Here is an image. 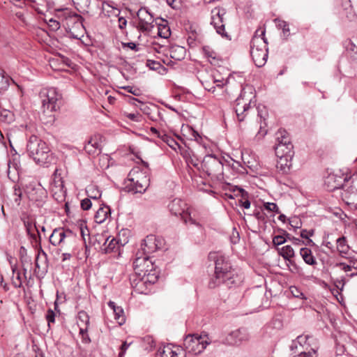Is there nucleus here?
Returning a JSON list of instances; mask_svg holds the SVG:
<instances>
[{
  "label": "nucleus",
  "instance_id": "obj_1",
  "mask_svg": "<svg viewBox=\"0 0 357 357\" xmlns=\"http://www.w3.org/2000/svg\"><path fill=\"white\" fill-rule=\"evenodd\" d=\"M29 157L38 165L48 166L54 162V157L47 143L36 135H31L26 144Z\"/></svg>",
  "mask_w": 357,
  "mask_h": 357
},
{
  "label": "nucleus",
  "instance_id": "obj_2",
  "mask_svg": "<svg viewBox=\"0 0 357 357\" xmlns=\"http://www.w3.org/2000/svg\"><path fill=\"white\" fill-rule=\"evenodd\" d=\"M257 30L250 41V55L255 66L260 68L265 65L268 59V43L265 38V29Z\"/></svg>",
  "mask_w": 357,
  "mask_h": 357
},
{
  "label": "nucleus",
  "instance_id": "obj_3",
  "mask_svg": "<svg viewBox=\"0 0 357 357\" xmlns=\"http://www.w3.org/2000/svg\"><path fill=\"white\" fill-rule=\"evenodd\" d=\"M162 245V240L161 238H158L154 235H148L141 245L142 252L141 253V252H138L136 254V258L133 261L134 270L140 268V266H142V263L146 264V267H149V264L152 266L153 263L149 259V255L160 249Z\"/></svg>",
  "mask_w": 357,
  "mask_h": 357
},
{
  "label": "nucleus",
  "instance_id": "obj_4",
  "mask_svg": "<svg viewBox=\"0 0 357 357\" xmlns=\"http://www.w3.org/2000/svg\"><path fill=\"white\" fill-rule=\"evenodd\" d=\"M215 273L217 278L225 277L226 287L231 288L238 286L243 281V278L231 268L230 263L222 255L217 256L215 261Z\"/></svg>",
  "mask_w": 357,
  "mask_h": 357
},
{
  "label": "nucleus",
  "instance_id": "obj_5",
  "mask_svg": "<svg viewBox=\"0 0 357 357\" xmlns=\"http://www.w3.org/2000/svg\"><path fill=\"white\" fill-rule=\"evenodd\" d=\"M253 89L251 86L243 87L239 96L236 100L234 108L237 118L239 121H243L245 117V112L250 108V104L253 98Z\"/></svg>",
  "mask_w": 357,
  "mask_h": 357
},
{
  "label": "nucleus",
  "instance_id": "obj_6",
  "mask_svg": "<svg viewBox=\"0 0 357 357\" xmlns=\"http://www.w3.org/2000/svg\"><path fill=\"white\" fill-rule=\"evenodd\" d=\"M170 213L175 216H181L185 224H190L199 227V223L195 218V214L187 208L185 202L180 199H173L168 205Z\"/></svg>",
  "mask_w": 357,
  "mask_h": 357
},
{
  "label": "nucleus",
  "instance_id": "obj_7",
  "mask_svg": "<svg viewBox=\"0 0 357 357\" xmlns=\"http://www.w3.org/2000/svg\"><path fill=\"white\" fill-rule=\"evenodd\" d=\"M201 168L208 176L218 180L222 178L223 164L221 158L206 155L202 160Z\"/></svg>",
  "mask_w": 357,
  "mask_h": 357
},
{
  "label": "nucleus",
  "instance_id": "obj_8",
  "mask_svg": "<svg viewBox=\"0 0 357 357\" xmlns=\"http://www.w3.org/2000/svg\"><path fill=\"white\" fill-rule=\"evenodd\" d=\"M342 201L351 208L357 209V174L349 176L340 192Z\"/></svg>",
  "mask_w": 357,
  "mask_h": 357
},
{
  "label": "nucleus",
  "instance_id": "obj_9",
  "mask_svg": "<svg viewBox=\"0 0 357 357\" xmlns=\"http://www.w3.org/2000/svg\"><path fill=\"white\" fill-rule=\"evenodd\" d=\"M204 336L206 337V340H204L202 335L197 334L188 335L183 340V347L185 350L195 355L201 354L211 343L208 335H204Z\"/></svg>",
  "mask_w": 357,
  "mask_h": 357
},
{
  "label": "nucleus",
  "instance_id": "obj_10",
  "mask_svg": "<svg viewBox=\"0 0 357 357\" xmlns=\"http://www.w3.org/2000/svg\"><path fill=\"white\" fill-rule=\"evenodd\" d=\"M43 107L44 110L56 112L59 109L61 104V94L56 88H50L40 92Z\"/></svg>",
  "mask_w": 357,
  "mask_h": 357
},
{
  "label": "nucleus",
  "instance_id": "obj_11",
  "mask_svg": "<svg viewBox=\"0 0 357 357\" xmlns=\"http://www.w3.org/2000/svg\"><path fill=\"white\" fill-rule=\"evenodd\" d=\"M149 182L150 179L140 173L136 178H129L125 188L128 192L133 194L144 193L148 188Z\"/></svg>",
  "mask_w": 357,
  "mask_h": 357
},
{
  "label": "nucleus",
  "instance_id": "obj_12",
  "mask_svg": "<svg viewBox=\"0 0 357 357\" xmlns=\"http://www.w3.org/2000/svg\"><path fill=\"white\" fill-rule=\"evenodd\" d=\"M250 340V334L245 328H240L231 331L222 340V344L227 346H240Z\"/></svg>",
  "mask_w": 357,
  "mask_h": 357
},
{
  "label": "nucleus",
  "instance_id": "obj_13",
  "mask_svg": "<svg viewBox=\"0 0 357 357\" xmlns=\"http://www.w3.org/2000/svg\"><path fill=\"white\" fill-rule=\"evenodd\" d=\"M349 178V176L342 174L340 172L331 173L326 177L324 184L328 191L340 190L341 192Z\"/></svg>",
  "mask_w": 357,
  "mask_h": 357
},
{
  "label": "nucleus",
  "instance_id": "obj_14",
  "mask_svg": "<svg viewBox=\"0 0 357 357\" xmlns=\"http://www.w3.org/2000/svg\"><path fill=\"white\" fill-rule=\"evenodd\" d=\"M275 136L277 141L275 146V154H280L281 152L290 153V151H293L290 137L285 130L280 129Z\"/></svg>",
  "mask_w": 357,
  "mask_h": 357
},
{
  "label": "nucleus",
  "instance_id": "obj_15",
  "mask_svg": "<svg viewBox=\"0 0 357 357\" xmlns=\"http://www.w3.org/2000/svg\"><path fill=\"white\" fill-rule=\"evenodd\" d=\"M225 14V11L223 9L215 8L213 10L211 24L213 26L218 34L227 38L228 35L225 31V24L223 22V16Z\"/></svg>",
  "mask_w": 357,
  "mask_h": 357
},
{
  "label": "nucleus",
  "instance_id": "obj_16",
  "mask_svg": "<svg viewBox=\"0 0 357 357\" xmlns=\"http://www.w3.org/2000/svg\"><path fill=\"white\" fill-rule=\"evenodd\" d=\"M317 346L316 340L308 335H298L296 340L292 342L291 345V350L293 351L294 349H310V348Z\"/></svg>",
  "mask_w": 357,
  "mask_h": 357
},
{
  "label": "nucleus",
  "instance_id": "obj_17",
  "mask_svg": "<svg viewBox=\"0 0 357 357\" xmlns=\"http://www.w3.org/2000/svg\"><path fill=\"white\" fill-rule=\"evenodd\" d=\"M96 241L100 246L102 252L107 254L113 252L117 245L114 238H112L107 234H98Z\"/></svg>",
  "mask_w": 357,
  "mask_h": 357
},
{
  "label": "nucleus",
  "instance_id": "obj_18",
  "mask_svg": "<svg viewBox=\"0 0 357 357\" xmlns=\"http://www.w3.org/2000/svg\"><path fill=\"white\" fill-rule=\"evenodd\" d=\"M278 158L276 163V168L282 174H287L291 165V158L294 155V151L290 153L281 152L280 154H275Z\"/></svg>",
  "mask_w": 357,
  "mask_h": 357
},
{
  "label": "nucleus",
  "instance_id": "obj_19",
  "mask_svg": "<svg viewBox=\"0 0 357 357\" xmlns=\"http://www.w3.org/2000/svg\"><path fill=\"white\" fill-rule=\"evenodd\" d=\"M143 271L144 269L141 268V267L135 270L136 273V278L132 280L131 284L137 293L148 294L150 291L151 286L148 285L146 282H144V279L142 278L141 273L139 271Z\"/></svg>",
  "mask_w": 357,
  "mask_h": 357
},
{
  "label": "nucleus",
  "instance_id": "obj_20",
  "mask_svg": "<svg viewBox=\"0 0 357 357\" xmlns=\"http://www.w3.org/2000/svg\"><path fill=\"white\" fill-rule=\"evenodd\" d=\"M72 235L73 231L70 229L64 230L63 228H55L50 235L49 240L52 245L57 246L63 243L66 237Z\"/></svg>",
  "mask_w": 357,
  "mask_h": 357
},
{
  "label": "nucleus",
  "instance_id": "obj_21",
  "mask_svg": "<svg viewBox=\"0 0 357 357\" xmlns=\"http://www.w3.org/2000/svg\"><path fill=\"white\" fill-rule=\"evenodd\" d=\"M153 267V265L151 266L150 264L149 267H146V264L142 263L141 268H143L144 271H139L142 278L145 280L144 282H146L149 286L154 284L158 280V275L155 270H152Z\"/></svg>",
  "mask_w": 357,
  "mask_h": 357
},
{
  "label": "nucleus",
  "instance_id": "obj_22",
  "mask_svg": "<svg viewBox=\"0 0 357 357\" xmlns=\"http://www.w3.org/2000/svg\"><path fill=\"white\" fill-rule=\"evenodd\" d=\"M26 192L30 200L36 202L41 200L45 195L44 188L40 184L30 183L26 187Z\"/></svg>",
  "mask_w": 357,
  "mask_h": 357
},
{
  "label": "nucleus",
  "instance_id": "obj_23",
  "mask_svg": "<svg viewBox=\"0 0 357 357\" xmlns=\"http://www.w3.org/2000/svg\"><path fill=\"white\" fill-rule=\"evenodd\" d=\"M111 215V209L109 206L102 204L94 215L96 223L102 224Z\"/></svg>",
  "mask_w": 357,
  "mask_h": 357
},
{
  "label": "nucleus",
  "instance_id": "obj_24",
  "mask_svg": "<svg viewBox=\"0 0 357 357\" xmlns=\"http://www.w3.org/2000/svg\"><path fill=\"white\" fill-rule=\"evenodd\" d=\"M108 306L113 310L114 314V319L120 324L122 325L125 322V315L123 309L117 306L116 303L112 301L107 303Z\"/></svg>",
  "mask_w": 357,
  "mask_h": 357
},
{
  "label": "nucleus",
  "instance_id": "obj_25",
  "mask_svg": "<svg viewBox=\"0 0 357 357\" xmlns=\"http://www.w3.org/2000/svg\"><path fill=\"white\" fill-rule=\"evenodd\" d=\"M139 21L146 24H151L153 22V16L146 8H141L137 13Z\"/></svg>",
  "mask_w": 357,
  "mask_h": 357
},
{
  "label": "nucleus",
  "instance_id": "obj_26",
  "mask_svg": "<svg viewBox=\"0 0 357 357\" xmlns=\"http://www.w3.org/2000/svg\"><path fill=\"white\" fill-rule=\"evenodd\" d=\"M47 254L42 250V255L38 253L36 257V268H38V270L43 269V272L45 273L47 271Z\"/></svg>",
  "mask_w": 357,
  "mask_h": 357
},
{
  "label": "nucleus",
  "instance_id": "obj_27",
  "mask_svg": "<svg viewBox=\"0 0 357 357\" xmlns=\"http://www.w3.org/2000/svg\"><path fill=\"white\" fill-rule=\"evenodd\" d=\"M279 253L284 259L288 261L289 264H292L296 266V263L291 260V258L294 257V250L291 245H287L283 246L279 250Z\"/></svg>",
  "mask_w": 357,
  "mask_h": 357
},
{
  "label": "nucleus",
  "instance_id": "obj_28",
  "mask_svg": "<svg viewBox=\"0 0 357 357\" xmlns=\"http://www.w3.org/2000/svg\"><path fill=\"white\" fill-rule=\"evenodd\" d=\"M300 255L307 264L311 266L317 264V261L312 255V252L310 249L307 248H302L300 250Z\"/></svg>",
  "mask_w": 357,
  "mask_h": 357
},
{
  "label": "nucleus",
  "instance_id": "obj_29",
  "mask_svg": "<svg viewBox=\"0 0 357 357\" xmlns=\"http://www.w3.org/2000/svg\"><path fill=\"white\" fill-rule=\"evenodd\" d=\"M24 226L28 235H29L31 238L36 241H37L38 238L40 240V236L36 225H33L32 222L27 221L24 222Z\"/></svg>",
  "mask_w": 357,
  "mask_h": 357
},
{
  "label": "nucleus",
  "instance_id": "obj_30",
  "mask_svg": "<svg viewBox=\"0 0 357 357\" xmlns=\"http://www.w3.org/2000/svg\"><path fill=\"white\" fill-rule=\"evenodd\" d=\"M158 354L160 357H178L176 351L173 349L172 344H167L160 348Z\"/></svg>",
  "mask_w": 357,
  "mask_h": 357
},
{
  "label": "nucleus",
  "instance_id": "obj_31",
  "mask_svg": "<svg viewBox=\"0 0 357 357\" xmlns=\"http://www.w3.org/2000/svg\"><path fill=\"white\" fill-rule=\"evenodd\" d=\"M13 273L14 275L13 278V284L15 287H20L22 284L23 279L26 278V268H24V274L21 275L20 272L16 271L15 268H13Z\"/></svg>",
  "mask_w": 357,
  "mask_h": 357
},
{
  "label": "nucleus",
  "instance_id": "obj_32",
  "mask_svg": "<svg viewBox=\"0 0 357 357\" xmlns=\"http://www.w3.org/2000/svg\"><path fill=\"white\" fill-rule=\"evenodd\" d=\"M144 111L149 119L153 121H158V116L160 114L158 107L156 105H153L151 107L146 106Z\"/></svg>",
  "mask_w": 357,
  "mask_h": 357
},
{
  "label": "nucleus",
  "instance_id": "obj_33",
  "mask_svg": "<svg viewBox=\"0 0 357 357\" xmlns=\"http://www.w3.org/2000/svg\"><path fill=\"white\" fill-rule=\"evenodd\" d=\"M318 346H314V347L310 348V349H298V354L295 357H317V351L318 349Z\"/></svg>",
  "mask_w": 357,
  "mask_h": 357
},
{
  "label": "nucleus",
  "instance_id": "obj_34",
  "mask_svg": "<svg viewBox=\"0 0 357 357\" xmlns=\"http://www.w3.org/2000/svg\"><path fill=\"white\" fill-rule=\"evenodd\" d=\"M86 193L90 199H98L102 195L100 190L95 185L88 186Z\"/></svg>",
  "mask_w": 357,
  "mask_h": 357
},
{
  "label": "nucleus",
  "instance_id": "obj_35",
  "mask_svg": "<svg viewBox=\"0 0 357 357\" xmlns=\"http://www.w3.org/2000/svg\"><path fill=\"white\" fill-rule=\"evenodd\" d=\"M161 139L175 151H176L177 149H179L180 150L181 149L178 143L173 137L166 133L162 135Z\"/></svg>",
  "mask_w": 357,
  "mask_h": 357
},
{
  "label": "nucleus",
  "instance_id": "obj_36",
  "mask_svg": "<svg viewBox=\"0 0 357 357\" xmlns=\"http://www.w3.org/2000/svg\"><path fill=\"white\" fill-rule=\"evenodd\" d=\"M12 80L10 77L6 75L3 70H0V91H6L10 85V82Z\"/></svg>",
  "mask_w": 357,
  "mask_h": 357
},
{
  "label": "nucleus",
  "instance_id": "obj_37",
  "mask_svg": "<svg viewBox=\"0 0 357 357\" xmlns=\"http://www.w3.org/2000/svg\"><path fill=\"white\" fill-rule=\"evenodd\" d=\"M225 277H220V278H217V274H214L209 282H208V287L211 289H214L218 287L220 284H222L226 286Z\"/></svg>",
  "mask_w": 357,
  "mask_h": 357
},
{
  "label": "nucleus",
  "instance_id": "obj_38",
  "mask_svg": "<svg viewBox=\"0 0 357 357\" xmlns=\"http://www.w3.org/2000/svg\"><path fill=\"white\" fill-rule=\"evenodd\" d=\"M241 199L239 200L240 206L244 208H249L250 207V202L248 199V193L243 188H238Z\"/></svg>",
  "mask_w": 357,
  "mask_h": 357
},
{
  "label": "nucleus",
  "instance_id": "obj_39",
  "mask_svg": "<svg viewBox=\"0 0 357 357\" xmlns=\"http://www.w3.org/2000/svg\"><path fill=\"white\" fill-rule=\"evenodd\" d=\"M275 21H277V24H276L277 26L279 29H282L284 39L287 40V38L290 35V30H289V24L287 22L284 21V20H275Z\"/></svg>",
  "mask_w": 357,
  "mask_h": 357
},
{
  "label": "nucleus",
  "instance_id": "obj_40",
  "mask_svg": "<svg viewBox=\"0 0 357 357\" xmlns=\"http://www.w3.org/2000/svg\"><path fill=\"white\" fill-rule=\"evenodd\" d=\"M13 120L14 115L10 111L6 109L0 111V121L10 123Z\"/></svg>",
  "mask_w": 357,
  "mask_h": 357
},
{
  "label": "nucleus",
  "instance_id": "obj_41",
  "mask_svg": "<svg viewBox=\"0 0 357 357\" xmlns=\"http://www.w3.org/2000/svg\"><path fill=\"white\" fill-rule=\"evenodd\" d=\"M213 83L215 84V86H212L209 88H206V89L208 91H211L212 93H214L215 91V87H219V88H222L225 85H226L227 83H228V79H224L223 78L222 79H219V78H217L215 76H214V78H213Z\"/></svg>",
  "mask_w": 357,
  "mask_h": 357
},
{
  "label": "nucleus",
  "instance_id": "obj_42",
  "mask_svg": "<svg viewBox=\"0 0 357 357\" xmlns=\"http://www.w3.org/2000/svg\"><path fill=\"white\" fill-rule=\"evenodd\" d=\"M337 248L341 253H347L349 246L346 244L345 237L342 236L337 239Z\"/></svg>",
  "mask_w": 357,
  "mask_h": 357
},
{
  "label": "nucleus",
  "instance_id": "obj_43",
  "mask_svg": "<svg viewBox=\"0 0 357 357\" xmlns=\"http://www.w3.org/2000/svg\"><path fill=\"white\" fill-rule=\"evenodd\" d=\"M347 50L350 54L352 59L357 63V46L349 40L347 45Z\"/></svg>",
  "mask_w": 357,
  "mask_h": 357
},
{
  "label": "nucleus",
  "instance_id": "obj_44",
  "mask_svg": "<svg viewBox=\"0 0 357 357\" xmlns=\"http://www.w3.org/2000/svg\"><path fill=\"white\" fill-rule=\"evenodd\" d=\"M78 321L83 324L84 326L88 327L89 325V316L84 311H80L77 315Z\"/></svg>",
  "mask_w": 357,
  "mask_h": 357
},
{
  "label": "nucleus",
  "instance_id": "obj_45",
  "mask_svg": "<svg viewBox=\"0 0 357 357\" xmlns=\"http://www.w3.org/2000/svg\"><path fill=\"white\" fill-rule=\"evenodd\" d=\"M202 52L205 56L208 59H212L213 60L217 59L216 52L209 46H204L202 47Z\"/></svg>",
  "mask_w": 357,
  "mask_h": 357
},
{
  "label": "nucleus",
  "instance_id": "obj_46",
  "mask_svg": "<svg viewBox=\"0 0 357 357\" xmlns=\"http://www.w3.org/2000/svg\"><path fill=\"white\" fill-rule=\"evenodd\" d=\"M146 66L153 70H159L160 68L165 70L162 65L156 61L149 59L146 61Z\"/></svg>",
  "mask_w": 357,
  "mask_h": 357
},
{
  "label": "nucleus",
  "instance_id": "obj_47",
  "mask_svg": "<svg viewBox=\"0 0 357 357\" xmlns=\"http://www.w3.org/2000/svg\"><path fill=\"white\" fill-rule=\"evenodd\" d=\"M289 290L294 297L302 298V299L306 298L305 297L303 293L298 287L292 286V287H290Z\"/></svg>",
  "mask_w": 357,
  "mask_h": 357
},
{
  "label": "nucleus",
  "instance_id": "obj_48",
  "mask_svg": "<svg viewBox=\"0 0 357 357\" xmlns=\"http://www.w3.org/2000/svg\"><path fill=\"white\" fill-rule=\"evenodd\" d=\"M264 208L267 211L275 212L278 214L280 213L278 205L273 202H266L264 204Z\"/></svg>",
  "mask_w": 357,
  "mask_h": 357
},
{
  "label": "nucleus",
  "instance_id": "obj_49",
  "mask_svg": "<svg viewBox=\"0 0 357 357\" xmlns=\"http://www.w3.org/2000/svg\"><path fill=\"white\" fill-rule=\"evenodd\" d=\"M170 29L168 26H164L163 27L158 28V35L163 38H167L170 36Z\"/></svg>",
  "mask_w": 357,
  "mask_h": 357
},
{
  "label": "nucleus",
  "instance_id": "obj_50",
  "mask_svg": "<svg viewBox=\"0 0 357 357\" xmlns=\"http://www.w3.org/2000/svg\"><path fill=\"white\" fill-rule=\"evenodd\" d=\"M126 116L135 122H140L142 120V116L139 113H127Z\"/></svg>",
  "mask_w": 357,
  "mask_h": 357
},
{
  "label": "nucleus",
  "instance_id": "obj_51",
  "mask_svg": "<svg viewBox=\"0 0 357 357\" xmlns=\"http://www.w3.org/2000/svg\"><path fill=\"white\" fill-rule=\"evenodd\" d=\"M287 241V238L283 235L275 236L273 238V243L275 245H280Z\"/></svg>",
  "mask_w": 357,
  "mask_h": 357
},
{
  "label": "nucleus",
  "instance_id": "obj_52",
  "mask_svg": "<svg viewBox=\"0 0 357 357\" xmlns=\"http://www.w3.org/2000/svg\"><path fill=\"white\" fill-rule=\"evenodd\" d=\"M314 234L313 230L307 231L305 229H303L301 231V236L303 238H306L308 240V244L313 243V241L309 238L310 236H312Z\"/></svg>",
  "mask_w": 357,
  "mask_h": 357
},
{
  "label": "nucleus",
  "instance_id": "obj_53",
  "mask_svg": "<svg viewBox=\"0 0 357 357\" xmlns=\"http://www.w3.org/2000/svg\"><path fill=\"white\" fill-rule=\"evenodd\" d=\"M47 24L52 31H57L60 28V23L53 18L50 19Z\"/></svg>",
  "mask_w": 357,
  "mask_h": 357
},
{
  "label": "nucleus",
  "instance_id": "obj_54",
  "mask_svg": "<svg viewBox=\"0 0 357 357\" xmlns=\"http://www.w3.org/2000/svg\"><path fill=\"white\" fill-rule=\"evenodd\" d=\"M92 202L89 198H85L81 201V208L87 211L91 208Z\"/></svg>",
  "mask_w": 357,
  "mask_h": 357
},
{
  "label": "nucleus",
  "instance_id": "obj_55",
  "mask_svg": "<svg viewBox=\"0 0 357 357\" xmlns=\"http://www.w3.org/2000/svg\"><path fill=\"white\" fill-rule=\"evenodd\" d=\"M46 319L48 322V325L50 323H54L55 321V313L51 309L48 310L46 314Z\"/></svg>",
  "mask_w": 357,
  "mask_h": 357
},
{
  "label": "nucleus",
  "instance_id": "obj_56",
  "mask_svg": "<svg viewBox=\"0 0 357 357\" xmlns=\"http://www.w3.org/2000/svg\"><path fill=\"white\" fill-rule=\"evenodd\" d=\"M166 2L173 9H178L181 6V0H166Z\"/></svg>",
  "mask_w": 357,
  "mask_h": 357
},
{
  "label": "nucleus",
  "instance_id": "obj_57",
  "mask_svg": "<svg viewBox=\"0 0 357 357\" xmlns=\"http://www.w3.org/2000/svg\"><path fill=\"white\" fill-rule=\"evenodd\" d=\"M231 243L236 244L239 241V234L236 228L233 229L232 235L230 237Z\"/></svg>",
  "mask_w": 357,
  "mask_h": 357
},
{
  "label": "nucleus",
  "instance_id": "obj_58",
  "mask_svg": "<svg viewBox=\"0 0 357 357\" xmlns=\"http://www.w3.org/2000/svg\"><path fill=\"white\" fill-rule=\"evenodd\" d=\"M20 255L22 263L31 261V259L26 256V250L23 246L20 248Z\"/></svg>",
  "mask_w": 357,
  "mask_h": 357
},
{
  "label": "nucleus",
  "instance_id": "obj_59",
  "mask_svg": "<svg viewBox=\"0 0 357 357\" xmlns=\"http://www.w3.org/2000/svg\"><path fill=\"white\" fill-rule=\"evenodd\" d=\"M123 89L128 93H130L136 96L139 95V90L131 86H124Z\"/></svg>",
  "mask_w": 357,
  "mask_h": 357
},
{
  "label": "nucleus",
  "instance_id": "obj_60",
  "mask_svg": "<svg viewBox=\"0 0 357 357\" xmlns=\"http://www.w3.org/2000/svg\"><path fill=\"white\" fill-rule=\"evenodd\" d=\"M181 154L183 155V158H185L186 162L188 164H189L190 162L194 166H197V164L192 163V159H190V153L188 150H184L183 152H181Z\"/></svg>",
  "mask_w": 357,
  "mask_h": 357
},
{
  "label": "nucleus",
  "instance_id": "obj_61",
  "mask_svg": "<svg viewBox=\"0 0 357 357\" xmlns=\"http://www.w3.org/2000/svg\"><path fill=\"white\" fill-rule=\"evenodd\" d=\"M130 343H128L127 342H123V344H121V352L119 353V357H122L126 350L128 349V347H130Z\"/></svg>",
  "mask_w": 357,
  "mask_h": 357
},
{
  "label": "nucleus",
  "instance_id": "obj_62",
  "mask_svg": "<svg viewBox=\"0 0 357 357\" xmlns=\"http://www.w3.org/2000/svg\"><path fill=\"white\" fill-rule=\"evenodd\" d=\"M335 266L340 267L344 272H349L351 270V266L344 263H337Z\"/></svg>",
  "mask_w": 357,
  "mask_h": 357
},
{
  "label": "nucleus",
  "instance_id": "obj_63",
  "mask_svg": "<svg viewBox=\"0 0 357 357\" xmlns=\"http://www.w3.org/2000/svg\"><path fill=\"white\" fill-rule=\"evenodd\" d=\"M152 134L156 135L158 138H162V135L165 134V132L163 131H159L155 128L151 127L150 129Z\"/></svg>",
  "mask_w": 357,
  "mask_h": 357
},
{
  "label": "nucleus",
  "instance_id": "obj_64",
  "mask_svg": "<svg viewBox=\"0 0 357 357\" xmlns=\"http://www.w3.org/2000/svg\"><path fill=\"white\" fill-rule=\"evenodd\" d=\"M119 26L121 29H123L127 24V20L123 17L119 18Z\"/></svg>",
  "mask_w": 357,
  "mask_h": 357
}]
</instances>
